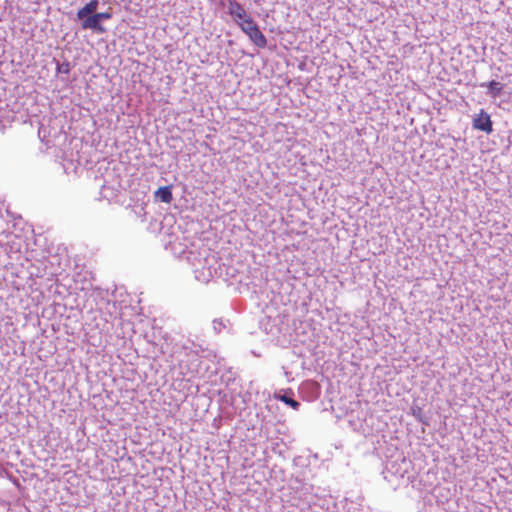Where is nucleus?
I'll return each mask as SVG.
<instances>
[{
  "instance_id": "obj_1",
  "label": "nucleus",
  "mask_w": 512,
  "mask_h": 512,
  "mask_svg": "<svg viewBox=\"0 0 512 512\" xmlns=\"http://www.w3.org/2000/svg\"><path fill=\"white\" fill-rule=\"evenodd\" d=\"M242 31L250 38V40L259 48H264L267 45L265 35L260 31L256 22L250 17L242 22H239Z\"/></svg>"
},
{
  "instance_id": "obj_2",
  "label": "nucleus",
  "mask_w": 512,
  "mask_h": 512,
  "mask_svg": "<svg viewBox=\"0 0 512 512\" xmlns=\"http://www.w3.org/2000/svg\"><path fill=\"white\" fill-rule=\"evenodd\" d=\"M473 128L483 131L487 134L492 132L493 128H492V121H491L490 115L487 112H485L483 109L480 110L479 114H477L473 118Z\"/></svg>"
},
{
  "instance_id": "obj_3",
  "label": "nucleus",
  "mask_w": 512,
  "mask_h": 512,
  "mask_svg": "<svg viewBox=\"0 0 512 512\" xmlns=\"http://www.w3.org/2000/svg\"><path fill=\"white\" fill-rule=\"evenodd\" d=\"M81 20H82L81 26L83 29H91L98 33H104L106 31L105 28L101 25V23L97 19V17L95 16V14L86 16L84 19H81Z\"/></svg>"
},
{
  "instance_id": "obj_4",
  "label": "nucleus",
  "mask_w": 512,
  "mask_h": 512,
  "mask_svg": "<svg viewBox=\"0 0 512 512\" xmlns=\"http://www.w3.org/2000/svg\"><path fill=\"white\" fill-rule=\"evenodd\" d=\"M229 12L238 23L250 18V16L247 15L244 7L236 1L230 3Z\"/></svg>"
},
{
  "instance_id": "obj_5",
  "label": "nucleus",
  "mask_w": 512,
  "mask_h": 512,
  "mask_svg": "<svg viewBox=\"0 0 512 512\" xmlns=\"http://www.w3.org/2000/svg\"><path fill=\"white\" fill-rule=\"evenodd\" d=\"M481 88H487V95L492 98H497L502 94L504 85L498 81L492 80L490 82H483L480 84Z\"/></svg>"
},
{
  "instance_id": "obj_6",
  "label": "nucleus",
  "mask_w": 512,
  "mask_h": 512,
  "mask_svg": "<svg viewBox=\"0 0 512 512\" xmlns=\"http://www.w3.org/2000/svg\"><path fill=\"white\" fill-rule=\"evenodd\" d=\"M98 5H99L98 0H91L84 7H82L81 9L78 10L77 18L84 19L86 16L93 15L94 13H96Z\"/></svg>"
},
{
  "instance_id": "obj_7",
  "label": "nucleus",
  "mask_w": 512,
  "mask_h": 512,
  "mask_svg": "<svg viewBox=\"0 0 512 512\" xmlns=\"http://www.w3.org/2000/svg\"><path fill=\"white\" fill-rule=\"evenodd\" d=\"M155 197L157 199H159L161 202L170 203L173 199L171 187L170 186L160 187L155 192Z\"/></svg>"
},
{
  "instance_id": "obj_8",
  "label": "nucleus",
  "mask_w": 512,
  "mask_h": 512,
  "mask_svg": "<svg viewBox=\"0 0 512 512\" xmlns=\"http://www.w3.org/2000/svg\"><path fill=\"white\" fill-rule=\"evenodd\" d=\"M275 398L284 402L285 404H287L288 406H290L291 408H293L294 410H298L299 407H300V403L296 400H294L293 398L291 397H288L286 394H275Z\"/></svg>"
},
{
  "instance_id": "obj_9",
  "label": "nucleus",
  "mask_w": 512,
  "mask_h": 512,
  "mask_svg": "<svg viewBox=\"0 0 512 512\" xmlns=\"http://www.w3.org/2000/svg\"><path fill=\"white\" fill-rule=\"evenodd\" d=\"M57 72L62 74H69L70 73V63L69 62H63L57 64Z\"/></svg>"
},
{
  "instance_id": "obj_10",
  "label": "nucleus",
  "mask_w": 512,
  "mask_h": 512,
  "mask_svg": "<svg viewBox=\"0 0 512 512\" xmlns=\"http://www.w3.org/2000/svg\"><path fill=\"white\" fill-rule=\"evenodd\" d=\"M99 22L101 23L103 20L110 19L112 17L111 13L109 12H100V13H94Z\"/></svg>"
}]
</instances>
